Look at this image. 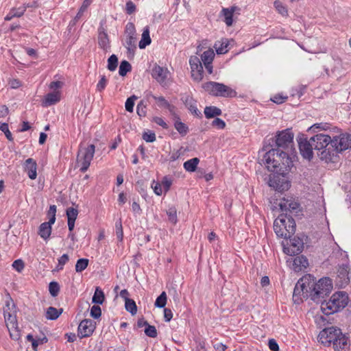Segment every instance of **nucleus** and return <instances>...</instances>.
Segmentation results:
<instances>
[{
  "label": "nucleus",
  "instance_id": "obj_1",
  "mask_svg": "<svg viewBox=\"0 0 351 351\" xmlns=\"http://www.w3.org/2000/svg\"><path fill=\"white\" fill-rule=\"evenodd\" d=\"M293 134L289 129L280 132L276 136V148L265 152L262 162L270 171L287 173L292 166L291 155L293 154Z\"/></svg>",
  "mask_w": 351,
  "mask_h": 351
},
{
  "label": "nucleus",
  "instance_id": "obj_2",
  "mask_svg": "<svg viewBox=\"0 0 351 351\" xmlns=\"http://www.w3.org/2000/svg\"><path fill=\"white\" fill-rule=\"evenodd\" d=\"M318 341L325 346H330L332 343L337 351L345 350L348 346V338L339 328L334 326L323 329L318 335Z\"/></svg>",
  "mask_w": 351,
  "mask_h": 351
},
{
  "label": "nucleus",
  "instance_id": "obj_3",
  "mask_svg": "<svg viewBox=\"0 0 351 351\" xmlns=\"http://www.w3.org/2000/svg\"><path fill=\"white\" fill-rule=\"evenodd\" d=\"M308 287L311 299L322 304L324 298L328 295L332 289V280L329 278H322L317 282H308Z\"/></svg>",
  "mask_w": 351,
  "mask_h": 351
},
{
  "label": "nucleus",
  "instance_id": "obj_4",
  "mask_svg": "<svg viewBox=\"0 0 351 351\" xmlns=\"http://www.w3.org/2000/svg\"><path fill=\"white\" fill-rule=\"evenodd\" d=\"M332 144L328 147L330 151L322 153V158L325 159L326 162L332 161L335 156L337 153L341 152L348 148L351 149V134L348 133H342L338 136L332 137Z\"/></svg>",
  "mask_w": 351,
  "mask_h": 351
},
{
  "label": "nucleus",
  "instance_id": "obj_5",
  "mask_svg": "<svg viewBox=\"0 0 351 351\" xmlns=\"http://www.w3.org/2000/svg\"><path fill=\"white\" fill-rule=\"evenodd\" d=\"M348 295L345 291H337L332 295L326 301L324 300L321 304V309L326 315H330L344 308L348 304Z\"/></svg>",
  "mask_w": 351,
  "mask_h": 351
},
{
  "label": "nucleus",
  "instance_id": "obj_6",
  "mask_svg": "<svg viewBox=\"0 0 351 351\" xmlns=\"http://www.w3.org/2000/svg\"><path fill=\"white\" fill-rule=\"evenodd\" d=\"M274 230L278 237L290 239L295 232V220L287 213H282L275 219Z\"/></svg>",
  "mask_w": 351,
  "mask_h": 351
},
{
  "label": "nucleus",
  "instance_id": "obj_7",
  "mask_svg": "<svg viewBox=\"0 0 351 351\" xmlns=\"http://www.w3.org/2000/svg\"><path fill=\"white\" fill-rule=\"evenodd\" d=\"M204 89L210 95L215 97H233L237 93L230 87L219 82H208L202 85Z\"/></svg>",
  "mask_w": 351,
  "mask_h": 351
},
{
  "label": "nucleus",
  "instance_id": "obj_8",
  "mask_svg": "<svg viewBox=\"0 0 351 351\" xmlns=\"http://www.w3.org/2000/svg\"><path fill=\"white\" fill-rule=\"evenodd\" d=\"M95 147L90 145L87 147H80L77 156L76 165L83 173L87 171L95 154Z\"/></svg>",
  "mask_w": 351,
  "mask_h": 351
},
{
  "label": "nucleus",
  "instance_id": "obj_9",
  "mask_svg": "<svg viewBox=\"0 0 351 351\" xmlns=\"http://www.w3.org/2000/svg\"><path fill=\"white\" fill-rule=\"evenodd\" d=\"M311 140L313 141L314 149L317 152V156L321 160H325V159L322 158V156H324L322 152L327 153V151H329L328 147L332 144V137L328 134L320 133L312 136Z\"/></svg>",
  "mask_w": 351,
  "mask_h": 351
},
{
  "label": "nucleus",
  "instance_id": "obj_10",
  "mask_svg": "<svg viewBox=\"0 0 351 351\" xmlns=\"http://www.w3.org/2000/svg\"><path fill=\"white\" fill-rule=\"evenodd\" d=\"M279 206L282 213H287V216L298 215L300 211V204L292 198H283L279 203Z\"/></svg>",
  "mask_w": 351,
  "mask_h": 351
},
{
  "label": "nucleus",
  "instance_id": "obj_11",
  "mask_svg": "<svg viewBox=\"0 0 351 351\" xmlns=\"http://www.w3.org/2000/svg\"><path fill=\"white\" fill-rule=\"evenodd\" d=\"M274 172L277 175H274L272 177H270L269 185L279 191L288 190L290 186V184L284 176L286 173L281 174L276 171Z\"/></svg>",
  "mask_w": 351,
  "mask_h": 351
},
{
  "label": "nucleus",
  "instance_id": "obj_12",
  "mask_svg": "<svg viewBox=\"0 0 351 351\" xmlns=\"http://www.w3.org/2000/svg\"><path fill=\"white\" fill-rule=\"evenodd\" d=\"M303 279L300 280L293 290V300L296 304H300L302 301V297L306 298L309 297L308 285H306V282H303Z\"/></svg>",
  "mask_w": 351,
  "mask_h": 351
},
{
  "label": "nucleus",
  "instance_id": "obj_13",
  "mask_svg": "<svg viewBox=\"0 0 351 351\" xmlns=\"http://www.w3.org/2000/svg\"><path fill=\"white\" fill-rule=\"evenodd\" d=\"M299 149L301 155L306 159L310 160L313 158L314 145L313 141L305 138L300 137L298 140Z\"/></svg>",
  "mask_w": 351,
  "mask_h": 351
},
{
  "label": "nucleus",
  "instance_id": "obj_14",
  "mask_svg": "<svg viewBox=\"0 0 351 351\" xmlns=\"http://www.w3.org/2000/svg\"><path fill=\"white\" fill-rule=\"evenodd\" d=\"M98 45L103 49L105 53L110 51L111 46L109 36L107 34L106 29L104 27L103 21L101 22L100 26L98 28Z\"/></svg>",
  "mask_w": 351,
  "mask_h": 351
},
{
  "label": "nucleus",
  "instance_id": "obj_15",
  "mask_svg": "<svg viewBox=\"0 0 351 351\" xmlns=\"http://www.w3.org/2000/svg\"><path fill=\"white\" fill-rule=\"evenodd\" d=\"M349 267L348 265H339L336 277V285L340 287H345L350 282Z\"/></svg>",
  "mask_w": 351,
  "mask_h": 351
},
{
  "label": "nucleus",
  "instance_id": "obj_16",
  "mask_svg": "<svg viewBox=\"0 0 351 351\" xmlns=\"http://www.w3.org/2000/svg\"><path fill=\"white\" fill-rule=\"evenodd\" d=\"M95 328V323L91 319L82 320L78 326V336L80 338L89 337L92 335Z\"/></svg>",
  "mask_w": 351,
  "mask_h": 351
},
{
  "label": "nucleus",
  "instance_id": "obj_17",
  "mask_svg": "<svg viewBox=\"0 0 351 351\" xmlns=\"http://www.w3.org/2000/svg\"><path fill=\"white\" fill-rule=\"evenodd\" d=\"M168 71L167 69L158 65L154 66L152 71V75L160 84H164L167 77Z\"/></svg>",
  "mask_w": 351,
  "mask_h": 351
},
{
  "label": "nucleus",
  "instance_id": "obj_18",
  "mask_svg": "<svg viewBox=\"0 0 351 351\" xmlns=\"http://www.w3.org/2000/svg\"><path fill=\"white\" fill-rule=\"evenodd\" d=\"M24 169L31 180H35L37 176V163L33 158H28L25 161Z\"/></svg>",
  "mask_w": 351,
  "mask_h": 351
},
{
  "label": "nucleus",
  "instance_id": "obj_19",
  "mask_svg": "<svg viewBox=\"0 0 351 351\" xmlns=\"http://www.w3.org/2000/svg\"><path fill=\"white\" fill-rule=\"evenodd\" d=\"M61 97L60 91H53L46 95L44 100L43 101V106H50L59 102Z\"/></svg>",
  "mask_w": 351,
  "mask_h": 351
},
{
  "label": "nucleus",
  "instance_id": "obj_20",
  "mask_svg": "<svg viewBox=\"0 0 351 351\" xmlns=\"http://www.w3.org/2000/svg\"><path fill=\"white\" fill-rule=\"evenodd\" d=\"M185 106L190 110V112L197 116L201 114L200 112L197 108V101L191 96L185 95L182 98Z\"/></svg>",
  "mask_w": 351,
  "mask_h": 351
},
{
  "label": "nucleus",
  "instance_id": "obj_21",
  "mask_svg": "<svg viewBox=\"0 0 351 351\" xmlns=\"http://www.w3.org/2000/svg\"><path fill=\"white\" fill-rule=\"evenodd\" d=\"M304 247V243L300 238H293L291 240L290 248L288 249V252L291 254H300Z\"/></svg>",
  "mask_w": 351,
  "mask_h": 351
},
{
  "label": "nucleus",
  "instance_id": "obj_22",
  "mask_svg": "<svg viewBox=\"0 0 351 351\" xmlns=\"http://www.w3.org/2000/svg\"><path fill=\"white\" fill-rule=\"evenodd\" d=\"M293 267L294 270L296 271H299L305 269L308 265V259L304 256H296L293 259Z\"/></svg>",
  "mask_w": 351,
  "mask_h": 351
},
{
  "label": "nucleus",
  "instance_id": "obj_23",
  "mask_svg": "<svg viewBox=\"0 0 351 351\" xmlns=\"http://www.w3.org/2000/svg\"><path fill=\"white\" fill-rule=\"evenodd\" d=\"M239 10V9L236 6H232L230 8H223L221 10V13L223 15L225 19L224 22L227 25V26H231L232 25V16L233 14L236 10Z\"/></svg>",
  "mask_w": 351,
  "mask_h": 351
},
{
  "label": "nucleus",
  "instance_id": "obj_24",
  "mask_svg": "<svg viewBox=\"0 0 351 351\" xmlns=\"http://www.w3.org/2000/svg\"><path fill=\"white\" fill-rule=\"evenodd\" d=\"M151 42L152 40L149 36V28L148 26H146L143 29L141 39L138 43V47L140 49H145L151 43Z\"/></svg>",
  "mask_w": 351,
  "mask_h": 351
},
{
  "label": "nucleus",
  "instance_id": "obj_25",
  "mask_svg": "<svg viewBox=\"0 0 351 351\" xmlns=\"http://www.w3.org/2000/svg\"><path fill=\"white\" fill-rule=\"evenodd\" d=\"M229 41L228 39H222L217 41L214 45V48L218 54H224L228 51Z\"/></svg>",
  "mask_w": 351,
  "mask_h": 351
},
{
  "label": "nucleus",
  "instance_id": "obj_26",
  "mask_svg": "<svg viewBox=\"0 0 351 351\" xmlns=\"http://www.w3.org/2000/svg\"><path fill=\"white\" fill-rule=\"evenodd\" d=\"M191 75L193 78L199 82L203 78V66L202 63L197 64V65L191 67Z\"/></svg>",
  "mask_w": 351,
  "mask_h": 351
},
{
  "label": "nucleus",
  "instance_id": "obj_27",
  "mask_svg": "<svg viewBox=\"0 0 351 351\" xmlns=\"http://www.w3.org/2000/svg\"><path fill=\"white\" fill-rule=\"evenodd\" d=\"M62 308L57 309L55 307L50 306L46 312V318L47 319L55 320L62 314Z\"/></svg>",
  "mask_w": 351,
  "mask_h": 351
},
{
  "label": "nucleus",
  "instance_id": "obj_28",
  "mask_svg": "<svg viewBox=\"0 0 351 351\" xmlns=\"http://www.w3.org/2000/svg\"><path fill=\"white\" fill-rule=\"evenodd\" d=\"M51 232V226L48 223H43L39 227V235L45 240L47 239Z\"/></svg>",
  "mask_w": 351,
  "mask_h": 351
},
{
  "label": "nucleus",
  "instance_id": "obj_29",
  "mask_svg": "<svg viewBox=\"0 0 351 351\" xmlns=\"http://www.w3.org/2000/svg\"><path fill=\"white\" fill-rule=\"evenodd\" d=\"M129 296L130 293L126 289L121 291L119 297L125 302V309L132 313V300L129 298Z\"/></svg>",
  "mask_w": 351,
  "mask_h": 351
},
{
  "label": "nucleus",
  "instance_id": "obj_30",
  "mask_svg": "<svg viewBox=\"0 0 351 351\" xmlns=\"http://www.w3.org/2000/svg\"><path fill=\"white\" fill-rule=\"evenodd\" d=\"M204 114L206 118L210 119L221 114V110L215 106H206L204 109Z\"/></svg>",
  "mask_w": 351,
  "mask_h": 351
},
{
  "label": "nucleus",
  "instance_id": "obj_31",
  "mask_svg": "<svg viewBox=\"0 0 351 351\" xmlns=\"http://www.w3.org/2000/svg\"><path fill=\"white\" fill-rule=\"evenodd\" d=\"M4 317L8 328H13L18 325L16 316L12 315L10 313L4 311Z\"/></svg>",
  "mask_w": 351,
  "mask_h": 351
},
{
  "label": "nucleus",
  "instance_id": "obj_32",
  "mask_svg": "<svg viewBox=\"0 0 351 351\" xmlns=\"http://www.w3.org/2000/svg\"><path fill=\"white\" fill-rule=\"evenodd\" d=\"M199 162V160L197 158H193L186 161L184 163V167L186 171L193 172L195 171Z\"/></svg>",
  "mask_w": 351,
  "mask_h": 351
},
{
  "label": "nucleus",
  "instance_id": "obj_33",
  "mask_svg": "<svg viewBox=\"0 0 351 351\" xmlns=\"http://www.w3.org/2000/svg\"><path fill=\"white\" fill-rule=\"evenodd\" d=\"M104 293L99 288L97 287L94 295L92 298V302L95 304H101L104 300Z\"/></svg>",
  "mask_w": 351,
  "mask_h": 351
},
{
  "label": "nucleus",
  "instance_id": "obj_34",
  "mask_svg": "<svg viewBox=\"0 0 351 351\" xmlns=\"http://www.w3.org/2000/svg\"><path fill=\"white\" fill-rule=\"evenodd\" d=\"M160 107L167 108L170 112L173 111V106H171L163 97L153 96Z\"/></svg>",
  "mask_w": 351,
  "mask_h": 351
},
{
  "label": "nucleus",
  "instance_id": "obj_35",
  "mask_svg": "<svg viewBox=\"0 0 351 351\" xmlns=\"http://www.w3.org/2000/svg\"><path fill=\"white\" fill-rule=\"evenodd\" d=\"M118 66V58L116 55H111L108 59L107 68L110 71H114Z\"/></svg>",
  "mask_w": 351,
  "mask_h": 351
},
{
  "label": "nucleus",
  "instance_id": "obj_36",
  "mask_svg": "<svg viewBox=\"0 0 351 351\" xmlns=\"http://www.w3.org/2000/svg\"><path fill=\"white\" fill-rule=\"evenodd\" d=\"M214 57H215V53H214L213 50L208 49V50L204 51L202 54L201 59H202V61L203 62V63L209 64V63H212Z\"/></svg>",
  "mask_w": 351,
  "mask_h": 351
},
{
  "label": "nucleus",
  "instance_id": "obj_37",
  "mask_svg": "<svg viewBox=\"0 0 351 351\" xmlns=\"http://www.w3.org/2000/svg\"><path fill=\"white\" fill-rule=\"evenodd\" d=\"M131 64L128 61L123 60L121 61L119 68V74L123 77L131 70Z\"/></svg>",
  "mask_w": 351,
  "mask_h": 351
},
{
  "label": "nucleus",
  "instance_id": "obj_38",
  "mask_svg": "<svg viewBox=\"0 0 351 351\" xmlns=\"http://www.w3.org/2000/svg\"><path fill=\"white\" fill-rule=\"evenodd\" d=\"M130 27H132V23H128L126 25L125 30V43L127 45V49L129 51L132 48V30L130 29Z\"/></svg>",
  "mask_w": 351,
  "mask_h": 351
},
{
  "label": "nucleus",
  "instance_id": "obj_39",
  "mask_svg": "<svg viewBox=\"0 0 351 351\" xmlns=\"http://www.w3.org/2000/svg\"><path fill=\"white\" fill-rule=\"evenodd\" d=\"M167 303V294L165 291H162L161 294L156 298L154 305L158 308L165 307Z\"/></svg>",
  "mask_w": 351,
  "mask_h": 351
},
{
  "label": "nucleus",
  "instance_id": "obj_40",
  "mask_svg": "<svg viewBox=\"0 0 351 351\" xmlns=\"http://www.w3.org/2000/svg\"><path fill=\"white\" fill-rule=\"evenodd\" d=\"M175 128L176 130L182 136H184L188 132V127L186 125L180 121H176L174 123Z\"/></svg>",
  "mask_w": 351,
  "mask_h": 351
},
{
  "label": "nucleus",
  "instance_id": "obj_41",
  "mask_svg": "<svg viewBox=\"0 0 351 351\" xmlns=\"http://www.w3.org/2000/svg\"><path fill=\"white\" fill-rule=\"evenodd\" d=\"M142 138L147 143H153L156 141V134L154 132L147 130L143 132Z\"/></svg>",
  "mask_w": 351,
  "mask_h": 351
},
{
  "label": "nucleus",
  "instance_id": "obj_42",
  "mask_svg": "<svg viewBox=\"0 0 351 351\" xmlns=\"http://www.w3.org/2000/svg\"><path fill=\"white\" fill-rule=\"evenodd\" d=\"M88 259L87 258L79 259L75 265L76 272H82V271H84L88 267Z\"/></svg>",
  "mask_w": 351,
  "mask_h": 351
},
{
  "label": "nucleus",
  "instance_id": "obj_43",
  "mask_svg": "<svg viewBox=\"0 0 351 351\" xmlns=\"http://www.w3.org/2000/svg\"><path fill=\"white\" fill-rule=\"evenodd\" d=\"M49 291L53 297L58 295L60 291V286L56 282H51L49 285Z\"/></svg>",
  "mask_w": 351,
  "mask_h": 351
},
{
  "label": "nucleus",
  "instance_id": "obj_44",
  "mask_svg": "<svg viewBox=\"0 0 351 351\" xmlns=\"http://www.w3.org/2000/svg\"><path fill=\"white\" fill-rule=\"evenodd\" d=\"M144 332L145 335L149 337L155 338L157 337V330L154 326H151L149 324L145 328Z\"/></svg>",
  "mask_w": 351,
  "mask_h": 351
},
{
  "label": "nucleus",
  "instance_id": "obj_45",
  "mask_svg": "<svg viewBox=\"0 0 351 351\" xmlns=\"http://www.w3.org/2000/svg\"><path fill=\"white\" fill-rule=\"evenodd\" d=\"M274 6L279 14H280L282 16H287V9L280 1H276L274 2Z\"/></svg>",
  "mask_w": 351,
  "mask_h": 351
},
{
  "label": "nucleus",
  "instance_id": "obj_46",
  "mask_svg": "<svg viewBox=\"0 0 351 351\" xmlns=\"http://www.w3.org/2000/svg\"><path fill=\"white\" fill-rule=\"evenodd\" d=\"M78 215V210L76 208L69 207L66 209V216L68 220L75 221Z\"/></svg>",
  "mask_w": 351,
  "mask_h": 351
},
{
  "label": "nucleus",
  "instance_id": "obj_47",
  "mask_svg": "<svg viewBox=\"0 0 351 351\" xmlns=\"http://www.w3.org/2000/svg\"><path fill=\"white\" fill-rule=\"evenodd\" d=\"M0 130H1L5 134L6 138L10 141H13L12 133L10 132V130L8 128V123H1L0 125Z\"/></svg>",
  "mask_w": 351,
  "mask_h": 351
},
{
  "label": "nucleus",
  "instance_id": "obj_48",
  "mask_svg": "<svg viewBox=\"0 0 351 351\" xmlns=\"http://www.w3.org/2000/svg\"><path fill=\"white\" fill-rule=\"evenodd\" d=\"M101 315V308L97 305H93L90 309V315L95 319H98Z\"/></svg>",
  "mask_w": 351,
  "mask_h": 351
},
{
  "label": "nucleus",
  "instance_id": "obj_49",
  "mask_svg": "<svg viewBox=\"0 0 351 351\" xmlns=\"http://www.w3.org/2000/svg\"><path fill=\"white\" fill-rule=\"evenodd\" d=\"M136 112L140 117H143L146 115V106L143 104V101L138 104Z\"/></svg>",
  "mask_w": 351,
  "mask_h": 351
},
{
  "label": "nucleus",
  "instance_id": "obj_50",
  "mask_svg": "<svg viewBox=\"0 0 351 351\" xmlns=\"http://www.w3.org/2000/svg\"><path fill=\"white\" fill-rule=\"evenodd\" d=\"M10 332V337L14 340H19L20 339V331L18 329V325L13 328H8Z\"/></svg>",
  "mask_w": 351,
  "mask_h": 351
},
{
  "label": "nucleus",
  "instance_id": "obj_51",
  "mask_svg": "<svg viewBox=\"0 0 351 351\" xmlns=\"http://www.w3.org/2000/svg\"><path fill=\"white\" fill-rule=\"evenodd\" d=\"M12 267L18 272H21L24 269L25 264L21 259H18L14 261Z\"/></svg>",
  "mask_w": 351,
  "mask_h": 351
},
{
  "label": "nucleus",
  "instance_id": "obj_52",
  "mask_svg": "<svg viewBox=\"0 0 351 351\" xmlns=\"http://www.w3.org/2000/svg\"><path fill=\"white\" fill-rule=\"evenodd\" d=\"M69 256L66 254H63L59 259H58V265L57 266L58 270H61L63 269V266L66 263V262L69 261Z\"/></svg>",
  "mask_w": 351,
  "mask_h": 351
},
{
  "label": "nucleus",
  "instance_id": "obj_53",
  "mask_svg": "<svg viewBox=\"0 0 351 351\" xmlns=\"http://www.w3.org/2000/svg\"><path fill=\"white\" fill-rule=\"evenodd\" d=\"M167 215L169 217V220L172 222L173 223H176L177 221V215H176V210L173 208H171L167 211Z\"/></svg>",
  "mask_w": 351,
  "mask_h": 351
},
{
  "label": "nucleus",
  "instance_id": "obj_54",
  "mask_svg": "<svg viewBox=\"0 0 351 351\" xmlns=\"http://www.w3.org/2000/svg\"><path fill=\"white\" fill-rule=\"evenodd\" d=\"M106 84H107V79L104 75H103L101 77V80L99 81V82L97 84V90L99 92L103 91V90H104V88H106Z\"/></svg>",
  "mask_w": 351,
  "mask_h": 351
},
{
  "label": "nucleus",
  "instance_id": "obj_55",
  "mask_svg": "<svg viewBox=\"0 0 351 351\" xmlns=\"http://www.w3.org/2000/svg\"><path fill=\"white\" fill-rule=\"evenodd\" d=\"M90 5V1H84L82 5L81 6L79 12H77L75 19H79L83 14L84 12L87 9L88 6Z\"/></svg>",
  "mask_w": 351,
  "mask_h": 351
},
{
  "label": "nucleus",
  "instance_id": "obj_56",
  "mask_svg": "<svg viewBox=\"0 0 351 351\" xmlns=\"http://www.w3.org/2000/svg\"><path fill=\"white\" fill-rule=\"evenodd\" d=\"M212 125L218 129H223L226 126V123L219 118H215L212 123Z\"/></svg>",
  "mask_w": 351,
  "mask_h": 351
},
{
  "label": "nucleus",
  "instance_id": "obj_57",
  "mask_svg": "<svg viewBox=\"0 0 351 351\" xmlns=\"http://www.w3.org/2000/svg\"><path fill=\"white\" fill-rule=\"evenodd\" d=\"M116 234H117V239L119 241H121L123 239V229H122V224H121V221L116 223Z\"/></svg>",
  "mask_w": 351,
  "mask_h": 351
},
{
  "label": "nucleus",
  "instance_id": "obj_58",
  "mask_svg": "<svg viewBox=\"0 0 351 351\" xmlns=\"http://www.w3.org/2000/svg\"><path fill=\"white\" fill-rule=\"evenodd\" d=\"M28 7H29V4H24L23 7L19 8V10H21L20 11V12H19V14H14L12 12V9L10 10L9 14H10L12 18H14V17H21V16H22L24 14L26 9Z\"/></svg>",
  "mask_w": 351,
  "mask_h": 351
},
{
  "label": "nucleus",
  "instance_id": "obj_59",
  "mask_svg": "<svg viewBox=\"0 0 351 351\" xmlns=\"http://www.w3.org/2000/svg\"><path fill=\"white\" fill-rule=\"evenodd\" d=\"M152 187L156 195H160L162 194V187L160 183L154 182Z\"/></svg>",
  "mask_w": 351,
  "mask_h": 351
},
{
  "label": "nucleus",
  "instance_id": "obj_60",
  "mask_svg": "<svg viewBox=\"0 0 351 351\" xmlns=\"http://www.w3.org/2000/svg\"><path fill=\"white\" fill-rule=\"evenodd\" d=\"M160 184H161L162 189H164V191L165 192H167L169 191V189L171 185V181L167 178H164L162 181V183Z\"/></svg>",
  "mask_w": 351,
  "mask_h": 351
},
{
  "label": "nucleus",
  "instance_id": "obj_61",
  "mask_svg": "<svg viewBox=\"0 0 351 351\" xmlns=\"http://www.w3.org/2000/svg\"><path fill=\"white\" fill-rule=\"evenodd\" d=\"M173 317V313L171 309L165 308L164 309V318L166 322H170Z\"/></svg>",
  "mask_w": 351,
  "mask_h": 351
},
{
  "label": "nucleus",
  "instance_id": "obj_62",
  "mask_svg": "<svg viewBox=\"0 0 351 351\" xmlns=\"http://www.w3.org/2000/svg\"><path fill=\"white\" fill-rule=\"evenodd\" d=\"M154 121L158 125L162 126L163 128H167L168 125L166 122L161 118L158 117H154Z\"/></svg>",
  "mask_w": 351,
  "mask_h": 351
},
{
  "label": "nucleus",
  "instance_id": "obj_63",
  "mask_svg": "<svg viewBox=\"0 0 351 351\" xmlns=\"http://www.w3.org/2000/svg\"><path fill=\"white\" fill-rule=\"evenodd\" d=\"M269 348L272 351H278L279 346L274 339H270L268 343Z\"/></svg>",
  "mask_w": 351,
  "mask_h": 351
},
{
  "label": "nucleus",
  "instance_id": "obj_64",
  "mask_svg": "<svg viewBox=\"0 0 351 351\" xmlns=\"http://www.w3.org/2000/svg\"><path fill=\"white\" fill-rule=\"evenodd\" d=\"M9 84L12 88H18L22 85L21 82L17 79H12L10 80Z\"/></svg>",
  "mask_w": 351,
  "mask_h": 351
}]
</instances>
